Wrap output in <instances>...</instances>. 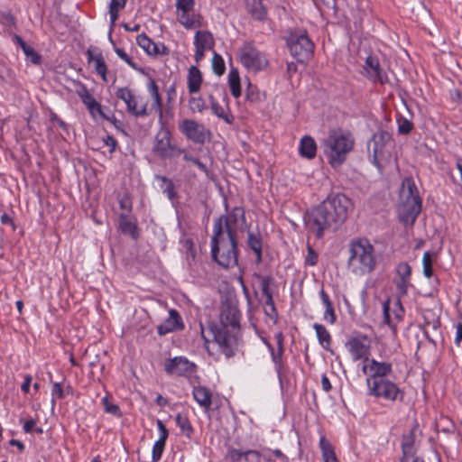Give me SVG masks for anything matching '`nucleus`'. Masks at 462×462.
I'll return each mask as SVG.
<instances>
[{
    "label": "nucleus",
    "instance_id": "nucleus-1",
    "mask_svg": "<svg viewBox=\"0 0 462 462\" xmlns=\"http://www.w3.org/2000/svg\"><path fill=\"white\" fill-rule=\"evenodd\" d=\"M350 199L342 193L329 195L319 206L308 211L304 221L307 229L321 239L327 231H336L345 222Z\"/></svg>",
    "mask_w": 462,
    "mask_h": 462
},
{
    "label": "nucleus",
    "instance_id": "nucleus-2",
    "mask_svg": "<svg viewBox=\"0 0 462 462\" xmlns=\"http://www.w3.org/2000/svg\"><path fill=\"white\" fill-rule=\"evenodd\" d=\"M240 316L236 307L226 305L221 310L219 323L210 327L214 341L227 358L235 355L240 331Z\"/></svg>",
    "mask_w": 462,
    "mask_h": 462
},
{
    "label": "nucleus",
    "instance_id": "nucleus-3",
    "mask_svg": "<svg viewBox=\"0 0 462 462\" xmlns=\"http://www.w3.org/2000/svg\"><path fill=\"white\" fill-rule=\"evenodd\" d=\"M355 138L349 131L341 128L331 129L321 142L324 154L332 168L341 166L347 154L353 150Z\"/></svg>",
    "mask_w": 462,
    "mask_h": 462
},
{
    "label": "nucleus",
    "instance_id": "nucleus-4",
    "mask_svg": "<svg viewBox=\"0 0 462 462\" xmlns=\"http://www.w3.org/2000/svg\"><path fill=\"white\" fill-rule=\"evenodd\" d=\"M211 256L214 262L225 269L237 265L238 249L236 236L223 233L220 225L213 229Z\"/></svg>",
    "mask_w": 462,
    "mask_h": 462
},
{
    "label": "nucleus",
    "instance_id": "nucleus-5",
    "mask_svg": "<svg viewBox=\"0 0 462 462\" xmlns=\"http://www.w3.org/2000/svg\"><path fill=\"white\" fill-rule=\"evenodd\" d=\"M374 246L366 238L352 240L349 244L348 268L356 274L370 273L375 267Z\"/></svg>",
    "mask_w": 462,
    "mask_h": 462
},
{
    "label": "nucleus",
    "instance_id": "nucleus-6",
    "mask_svg": "<svg viewBox=\"0 0 462 462\" xmlns=\"http://www.w3.org/2000/svg\"><path fill=\"white\" fill-rule=\"evenodd\" d=\"M291 54L298 62L309 60L314 51V43L304 31L291 32L286 39Z\"/></svg>",
    "mask_w": 462,
    "mask_h": 462
},
{
    "label": "nucleus",
    "instance_id": "nucleus-7",
    "mask_svg": "<svg viewBox=\"0 0 462 462\" xmlns=\"http://www.w3.org/2000/svg\"><path fill=\"white\" fill-rule=\"evenodd\" d=\"M367 394L376 399H382L386 402H402L404 397L403 391L393 381L380 379L379 381L366 380Z\"/></svg>",
    "mask_w": 462,
    "mask_h": 462
},
{
    "label": "nucleus",
    "instance_id": "nucleus-8",
    "mask_svg": "<svg viewBox=\"0 0 462 462\" xmlns=\"http://www.w3.org/2000/svg\"><path fill=\"white\" fill-rule=\"evenodd\" d=\"M152 152L161 159H172L182 154L184 150L171 143L170 130L162 126L155 135Z\"/></svg>",
    "mask_w": 462,
    "mask_h": 462
},
{
    "label": "nucleus",
    "instance_id": "nucleus-9",
    "mask_svg": "<svg viewBox=\"0 0 462 462\" xmlns=\"http://www.w3.org/2000/svg\"><path fill=\"white\" fill-rule=\"evenodd\" d=\"M238 56L241 63L247 69L254 72L263 69L268 64L265 55L251 42L243 44L238 50Z\"/></svg>",
    "mask_w": 462,
    "mask_h": 462
},
{
    "label": "nucleus",
    "instance_id": "nucleus-10",
    "mask_svg": "<svg viewBox=\"0 0 462 462\" xmlns=\"http://www.w3.org/2000/svg\"><path fill=\"white\" fill-rule=\"evenodd\" d=\"M345 346L352 356L353 361L362 360L365 364L369 359L371 339L365 334L354 332L346 341Z\"/></svg>",
    "mask_w": 462,
    "mask_h": 462
},
{
    "label": "nucleus",
    "instance_id": "nucleus-11",
    "mask_svg": "<svg viewBox=\"0 0 462 462\" xmlns=\"http://www.w3.org/2000/svg\"><path fill=\"white\" fill-rule=\"evenodd\" d=\"M179 129L188 140L194 143L203 144L210 135V131L203 124L193 119L182 120L179 125Z\"/></svg>",
    "mask_w": 462,
    "mask_h": 462
},
{
    "label": "nucleus",
    "instance_id": "nucleus-12",
    "mask_svg": "<svg viewBox=\"0 0 462 462\" xmlns=\"http://www.w3.org/2000/svg\"><path fill=\"white\" fill-rule=\"evenodd\" d=\"M164 370L169 375L190 378L196 374L197 365L184 356H175L165 361Z\"/></svg>",
    "mask_w": 462,
    "mask_h": 462
},
{
    "label": "nucleus",
    "instance_id": "nucleus-13",
    "mask_svg": "<svg viewBox=\"0 0 462 462\" xmlns=\"http://www.w3.org/2000/svg\"><path fill=\"white\" fill-rule=\"evenodd\" d=\"M404 308L400 299H396L391 307V300L387 299L383 303V323L386 324L393 334L397 333V324L402 320L404 315Z\"/></svg>",
    "mask_w": 462,
    "mask_h": 462
},
{
    "label": "nucleus",
    "instance_id": "nucleus-14",
    "mask_svg": "<svg viewBox=\"0 0 462 462\" xmlns=\"http://www.w3.org/2000/svg\"><path fill=\"white\" fill-rule=\"evenodd\" d=\"M239 220L242 222L245 221V210L241 207H236L229 214L217 217L214 222L213 229L217 230L220 225L223 233L236 236V229Z\"/></svg>",
    "mask_w": 462,
    "mask_h": 462
},
{
    "label": "nucleus",
    "instance_id": "nucleus-15",
    "mask_svg": "<svg viewBox=\"0 0 462 462\" xmlns=\"http://www.w3.org/2000/svg\"><path fill=\"white\" fill-rule=\"evenodd\" d=\"M364 76L374 84L384 85L389 82L386 71L381 67L379 59L374 55H368L363 67Z\"/></svg>",
    "mask_w": 462,
    "mask_h": 462
},
{
    "label": "nucleus",
    "instance_id": "nucleus-16",
    "mask_svg": "<svg viewBox=\"0 0 462 462\" xmlns=\"http://www.w3.org/2000/svg\"><path fill=\"white\" fill-rule=\"evenodd\" d=\"M391 141V134L386 131H381L374 134L368 143V151L372 157V162L378 168H381L380 160L384 157V147Z\"/></svg>",
    "mask_w": 462,
    "mask_h": 462
},
{
    "label": "nucleus",
    "instance_id": "nucleus-17",
    "mask_svg": "<svg viewBox=\"0 0 462 462\" xmlns=\"http://www.w3.org/2000/svg\"><path fill=\"white\" fill-rule=\"evenodd\" d=\"M364 374L368 375L366 380L379 381L387 379V376L393 372V365L388 362H379L375 359H368L362 366Z\"/></svg>",
    "mask_w": 462,
    "mask_h": 462
},
{
    "label": "nucleus",
    "instance_id": "nucleus-18",
    "mask_svg": "<svg viewBox=\"0 0 462 462\" xmlns=\"http://www.w3.org/2000/svg\"><path fill=\"white\" fill-rule=\"evenodd\" d=\"M116 97L123 100L127 107V111L138 117H144L150 114L147 108V104L143 103L138 106V98L133 94L128 88H119L116 93Z\"/></svg>",
    "mask_w": 462,
    "mask_h": 462
},
{
    "label": "nucleus",
    "instance_id": "nucleus-19",
    "mask_svg": "<svg viewBox=\"0 0 462 462\" xmlns=\"http://www.w3.org/2000/svg\"><path fill=\"white\" fill-rule=\"evenodd\" d=\"M196 62H199L205 56V51L213 49L214 38L211 32L208 31H198L194 37Z\"/></svg>",
    "mask_w": 462,
    "mask_h": 462
},
{
    "label": "nucleus",
    "instance_id": "nucleus-20",
    "mask_svg": "<svg viewBox=\"0 0 462 462\" xmlns=\"http://www.w3.org/2000/svg\"><path fill=\"white\" fill-rule=\"evenodd\" d=\"M400 203H419L421 205L418 188L411 177L404 178L400 191Z\"/></svg>",
    "mask_w": 462,
    "mask_h": 462
},
{
    "label": "nucleus",
    "instance_id": "nucleus-21",
    "mask_svg": "<svg viewBox=\"0 0 462 462\" xmlns=\"http://www.w3.org/2000/svg\"><path fill=\"white\" fill-rule=\"evenodd\" d=\"M421 205L419 203H400L398 207V217L405 226H412L420 213Z\"/></svg>",
    "mask_w": 462,
    "mask_h": 462
},
{
    "label": "nucleus",
    "instance_id": "nucleus-22",
    "mask_svg": "<svg viewBox=\"0 0 462 462\" xmlns=\"http://www.w3.org/2000/svg\"><path fill=\"white\" fill-rule=\"evenodd\" d=\"M78 95L93 116H95L96 114H98L106 120H110L108 116L103 112L101 104L95 99L85 85H81L80 89L78 90Z\"/></svg>",
    "mask_w": 462,
    "mask_h": 462
},
{
    "label": "nucleus",
    "instance_id": "nucleus-23",
    "mask_svg": "<svg viewBox=\"0 0 462 462\" xmlns=\"http://www.w3.org/2000/svg\"><path fill=\"white\" fill-rule=\"evenodd\" d=\"M184 325L180 315L176 310H170L169 317L161 325L158 326L157 331L161 336L168 333L181 330Z\"/></svg>",
    "mask_w": 462,
    "mask_h": 462
},
{
    "label": "nucleus",
    "instance_id": "nucleus-24",
    "mask_svg": "<svg viewBox=\"0 0 462 462\" xmlns=\"http://www.w3.org/2000/svg\"><path fill=\"white\" fill-rule=\"evenodd\" d=\"M88 62L94 65V69L97 74H98L104 82H107L106 73L107 66L102 52L98 50L88 49L87 51Z\"/></svg>",
    "mask_w": 462,
    "mask_h": 462
},
{
    "label": "nucleus",
    "instance_id": "nucleus-25",
    "mask_svg": "<svg viewBox=\"0 0 462 462\" xmlns=\"http://www.w3.org/2000/svg\"><path fill=\"white\" fill-rule=\"evenodd\" d=\"M177 21L186 29L191 30L202 26V16L193 11H176Z\"/></svg>",
    "mask_w": 462,
    "mask_h": 462
},
{
    "label": "nucleus",
    "instance_id": "nucleus-26",
    "mask_svg": "<svg viewBox=\"0 0 462 462\" xmlns=\"http://www.w3.org/2000/svg\"><path fill=\"white\" fill-rule=\"evenodd\" d=\"M119 228L121 232L136 240L140 236V230L135 217H130L125 214L119 215Z\"/></svg>",
    "mask_w": 462,
    "mask_h": 462
},
{
    "label": "nucleus",
    "instance_id": "nucleus-27",
    "mask_svg": "<svg viewBox=\"0 0 462 462\" xmlns=\"http://www.w3.org/2000/svg\"><path fill=\"white\" fill-rule=\"evenodd\" d=\"M299 153L301 157L311 160L316 157L317 144L315 140L310 136L305 135L300 141Z\"/></svg>",
    "mask_w": 462,
    "mask_h": 462
},
{
    "label": "nucleus",
    "instance_id": "nucleus-28",
    "mask_svg": "<svg viewBox=\"0 0 462 462\" xmlns=\"http://www.w3.org/2000/svg\"><path fill=\"white\" fill-rule=\"evenodd\" d=\"M194 400L202 408L208 410L212 404V393L206 386H196L192 391Z\"/></svg>",
    "mask_w": 462,
    "mask_h": 462
},
{
    "label": "nucleus",
    "instance_id": "nucleus-29",
    "mask_svg": "<svg viewBox=\"0 0 462 462\" xmlns=\"http://www.w3.org/2000/svg\"><path fill=\"white\" fill-rule=\"evenodd\" d=\"M188 89L190 94L199 91L202 84V75L196 66H191L188 72Z\"/></svg>",
    "mask_w": 462,
    "mask_h": 462
},
{
    "label": "nucleus",
    "instance_id": "nucleus-30",
    "mask_svg": "<svg viewBox=\"0 0 462 462\" xmlns=\"http://www.w3.org/2000/svg\"><path fill=\"white\" fill-rule=\"evenodd\" d=\"M246 8L254 19L263 21L266 18L267 10L262 0H247Z\"/></svg>",
    "mask_w": 462,
    "mask_h": 462
},
{
    "label": "nucleus",
    "instance_id": "nucleus-31",
    "mask_svg": "<svg viewBox=\"0 0 462 462\" xmlns=\"http://www.w3.org/2000/svg\"><path fill=\"white\" fill-rule=\"evenodd\" d=\"M313 328L316 331L317 337L320 346L327 351L332 352L331 349V335L326 327L322 324H313Z\"/></svg>",
    "mask_w": 462,
    "mask_h": 462
},
{
    "label": "nucleus",
    "instance_id": "nucleus-32",
    "mask_svg": "<svg viewBox=\"0 0 462 462\" xmlns=\"http://www.w3.org/2000/svg\"><path fill=\"white\" fill-rule=\"evenodd\" d=\"M319 297L326 308L324 312V319L328 320L329 324H334L337 321V316L333 303L330 300L328 294L323 289H321L319 291Z\"/></svg>",
    "mask_w": 462,
    "mask_h": 462
},
{
    "label": "nucleus",
    "instance_id": "nucleus-33",
    "mask_svg": "<svg viewBox=\"0 0 462 462\" xmlns=\"http://www.w3.org/2000/svg\"><path fill=\"white\" fill-rule=\"evenodd\" d=\"M247 244L256 255L255 262L260 263L262 258V239L259 234L249 231L247 234Z\"/></svg>",
    "mask_w": 462,
    "mask_h": 462
},
{
    "label": "nucleus",
    "instance_id": "nucleus-34",
    "mask_svg": "<svg viewBox=\"0 0 462 462\" xmlns=\"http://www.w3.org/2000/svg\"><path fill=\"white\" fill-rule=\"evenodd\" d=\"M254 277L259 282L263 295L273 294V287L275 286V281L272 275L254 273Z\"/></svg>",
    "mask_w": 462,
    "mask_h": 462
},
{
    "label": "nucleus",
    "instance_id": "nucleus-35",
    "mask_svg": "<svg viewBox=\"0 0 462 462\" xmlns=\"http://www.w3.org/2000/svg\"><path fill=\"white\" fill-rule=\"evenodd\" d=\"M319 448L321 449L324 462H338L333 446L325 437L320 438Z\"/></svg>",
    "mask_w": 462,
    "mask_h": 462
},
{
    "label": "nucleus",
    "instance_id": "nucleus-36",
    "mask_svg": "<svg viewBox=\"0 0 462 462\" xmlns=\"http://www.w3.org/2000/svg\"><path fill=\"white\" fill-rule=\"evenodd\" d=\"M228 85L231 94L237 98L241 96L240 77L237 69H231L228 74Z\"/></svg>",
    "mask_w": 462,
    "mask_h": 462
},
{
    "label": "nucleus",
    "instance_id": "nucleus-37",
    "mask_svg": "<svg viewBox=\"0 0 462 462\" xmlns=\"http://www.w3.org/2000/svg\"><path fill=\"white\" fill-rule=\"evenodd\" d=\"M176 424L180 427L181 432L188 438L190 439L194 432L193 427L189 418L181 413H178L175 417Z\"/></svg>",
    "mask_w": 462,
    "mask_h": 462
},
{
    "label": "nucleus",
    "instance_id": "nucleus-38",
    "mask_svg": "<svg viewBox=\"0 0 462 462\" xmlns=\"http://www.w3.org/2000/svg\"><path fill=\"white\" fill-rule=\"evenodd\" d=\"M212 112L218 117L223 119L227 124L233 123V116L225 112V109L217 103L213 95L208 97Z\"/></svg>",
    "mask_w": 462,
    "mask_h": 462
},
{
    "label": "nucleus",
    "instance_id": "nucleus-39",
    "mask_svg": "<svg viewBox=\"0 0 462 462\" xmlns=\"http://www.w3.org/2000/svg\"><path fill=\"white\" fill-rule=\"evenodd\" d=\"M402 451L405 456L414 455V433L413 430L402 436Z\"/></svg>",
    "mask_w": 462,
    "mask_h": 462
},
{
    "label": "nucleus",
    "instance_id": "nucleus-40",
    "mask_svg": "<svg viewBox=\"0 0 462 462\" xmlns=\"http://www.w3.org/2000/svg\"><path fill=\"white\" fill-rule=\"evenodd\" d=\"M189 108L192 113H202L207 108V105L202 97H191L189 99Z\"/></svg>",
    "mask_w": 462,
    "mask_h": 462
},
{
    "label": "nucleus",
    "instance_id": "nucleus-41",
    "mask_svg": "<svg viewBox=\"0 0 462 462\" xmlns=\"http://www.w3.org/2000/svg\"><path fill=\"white\" fill-rule=\"evenodd\" d=\"M395 271L400 280L410 281V277L411 275V267L408 263L402 262L398 263Z\"/></svg>",
    "mask_w": 462,
    "mask_h": 462
},
{
    "label": "nucleus",
    "instance_id": "nucleus-42",
    "mask_svg": "<svg viewBox=\"0 0 462 462\" xmlns=\"http://www.w3.org/2000/svg\"><path fill=\"white\" fill-rule=\"evenodd\" d=\"M397 124H398V133L400 134H409L411 132V130L413 129L412 123L409 119H407L402 116H398Z\"/></svg>",
    "mask_w": 462,
    "mask_h": 462
},
{
    "label": "nucleus",
    "instance_id": "nucleus-43",
    "mask_svg": "<svg viewBox=\"0 0 462 462\" xmlns=\"http://www.w3.org/2000/svg\"><path fill=\"white\" fill-rule=\"evenodd\" d=\"M212 69H213V71L218 76H221L222 74H224V72L226 70L224 60L217 52H214V55H213Z\"/></svg>",
    "mask_w": 462,
    "mask_h": 462
},
{
    "label": "nucleus",
    "instance_id": "nucleus-44",
    "mask_svg": "<svg viewBox=\"0 0 462 462\" xmlns=\"http://www.w3.org/2000/svg\"><path fill=\"white\" fill-rule=\"evenodd\" d=\"M422 264H423V274L427 278H430L433 274L432 257H431L430 252H425L423 254Z\"/></svg>",
    "mask_w": 462,
    "mask_h": 462
},
{
    "label": "nucleus",
    "instance_id": "nucleus-45",
    "mask_svg": "<svg viewBox=\"0 0 462 462\" xmlns=\"http://www.w3.org/2000/svg\"><path fill=\"white\" fill-rule=\"evenodd\" d=\"M165 444H166V442L162 441V439H158L154 443V445L152 447V462H158L161 459L163 450L165 448Z\"/></svg>",
    "mask_w": 462,
    "mask_h": 462
},
{
    "label": "nucleus",
    "instance_id": "nucleus-46",
    "mask_svg": "<svg viewBox=\"0 0 462 462\" xmlns=\"http://www.w3.org/2000/svg\"><path fill=\"white\" fill-rule=\"evenodd\" d=\"M264 343H265V345L267 346L268 349L271 352L272 359H273V363L275 364V365L280 370L282 357V355H283V347H277V351L275 352L273 347V346L269 342L264 341Z\"/></svg>",
    "mask_w": 462,
    "mask_h": 462
},
{
    "label": "nucleus",
    "instance_id": "nucleus-47",
    "mask_svg": "<svg viewBox=\"0 0 462 462\" xmlns=\"http://www.w3.org/2000/svg\"><path fill=\"white\" fill-rule=\"evenodd\" d=\"M245 97L246 100L251 103H256L261 100V93L259 92L257 87L252 85L251 83L248 84Z\"/></svg>",
    "mask_w": 462,
    "mask_h": 462
},
{
    "label": "nucleus",
    "instance_id": "nucleus-48",
    "mask_svg": "<svg viewBox=\"0 0 462 462\" xmlns=\"http://www.w3.org/2000/svg\"><path fill=\"white\" fill-rule=\"evenodd\" d=\"M137 44L148 54L153 42L145 33H141L136 38Z\"/></svg>",
    "mask_w": 462,
    "mask_h": 462
},
{
    "label": "nucleus",
    "instance_id": "nucleus-49",
    "mask_svg": "<svg viewBox=\"0 0 462 462\" xmlns=\"http://www.w3.org/2000/svg\"><path fill=\"white\" fill-rule=\"evenodd\" d=\"M262 455L255 449L244 451L243 462H261Z\"/></svg>",
    "mask_w": 462,
    "mask_h": 462
},
{
    "label": "nucleus",
    "instance_id": "nucleus-50",
    "mask_svg": "<svg viewBox=\"0 0 462 462\" xmlns=\"http://www.w3.org/2000/svg\"><path fill=\"white\" fill-rule=\"evenodd\" d=\"M163 182L167 183V186L164 189V193L167 194V197L170 199H173L176 198L177 193L175 191V187L171 180L166 178L165 176H158Z\"/></svg>",
    "mask_w": 462,
    "mask_h": 462
},
{
    "label": "nucleus",
    "instance_id": "nucleus-51",
    "mask_svg": "<svg viewBox=\"0 0 462 462\" xmlns=\"http://www.w3.org/2000/svg\"><path fill=\"white\" fill-rule=\"evenodd\" d=\"M176 11H193L195 0H176Z\"/></svg>",
    "mask_w": 462,
    "mask_h": 462
},
{
    "label": "nucleus",
    "instance_id": "nucleus-52",
    "mask_svg": "<svg viewBox=\"0 0 462 462\" xmlns=\"http://www.w3.org/2000/svg\"><path fill=\"white\" fill-rule=\"evenodd\" d=\"M244 451L236 448H229L226 454V458L230 462H243Z\"/></svg>",
    "mask_w": 462,
    "mask_h": 462
},
{
    "label": "nucleus",
    "instance_id": "nucleus-53",
    "mask_svg": "<svg viewBox=\"0 0 462 462\" xmlns=\"http://www.w3.org/2000/svg\"><path fill=\"white\" fill-rule=\"evenodd\" d=\"M169 53V49L163 43H155L153 42L152 48L150 50L149 55H167Z\"/></svg>",
    "mask_w": 462,
    "mask_h": 462
},
{
    "label": "nucleus",
    "instance_id": "nucleus-54",
    "mask_svg": "<svg viewBox=\"0 0 462 462\" xmlns=\"http://www.w3.org/2000/svg\"><path fill=\"white\" fill-rule=\"evenodd\" d=\"M23 53L25 54L26 58L33 64L38 65L42 61L41 56L34 51V49L31 46H29Z\"/></svg>",
    "mask_w": 462,
    "mask_h": 462
},
{
    "label": "nucleus",
    "instance_id": "nucleus-55",
    "mask_svg": "<svg viewBox=\"0 0 462 462\" xmlns=\"http://www.w3.org/2000/svg\"><path fill=\"white\" fill-rule=\"evenodd\" d=\"M183 154V159L185 161H188V162H191L193 164H195L201 171L205 172L206 174H208V167L206 166V164H204L203 162H201L199 159L197 158H194L193 156H191L190 154L187 153V152H182Z\"/></svg>",
    "mask_w": 462,
    "mask_h": 462
},
{
    "label": "nucleus",
    "instance_id": "nucleus-56",
    "mask_svg": "<svg viewBox=\"0 0 462 462\" xmlns=\"http://www.w3.org/2000/svg\"><path fill=\"white\" fill-rule=\"evenodd\" d=\"M102 402L104 403L105 405V411L107 412V413H111L113 415H116L117 417H120L121 416V412H120V409L119 407L116 405V404H113V403H110L108 402V399L107 397H104L102 399Z\"/></svg>",
    "mask_w": 462,
    "mask_h": 462
},
{
    "label": "nucleus",
    "instance_id": "nucleus-57",
    "mask_svg": "<svg viewBox=\"0 0 462 462\" xmlns=\"http://www.w3.org/2000/svg\"><path fill=\"white\" fill-rule=\"evenodd\" d=\"M124 8V3H114L113 5H109V14L111 23H115L118 18L119 10Z\"/></svg>",
    "mask_w": 462,
    "mask_h": 462
},
{
    "label": "nucleus",
    "instance_id": "nucleus-58",
    "mask_svg": "<svg viewBox=\"0 0 462 462\" xmlns=\"http://www.w3.org/2000/svg\"><path fill=\"white\" fill-rule=\"evenodd\" d=\"M185 247H186L187 260L194 261L195 257H196V249H195L193 242L190 239H187L185 241Z\"/></svg>",
    "mask_w": 462,
    "mask_h": 462
},
{
    "label": "nucleus",
    "instance_id": "nucleus-59",
    "mask_svg": "<svg viewBox=\"0 0 462 462\" xmlns=\"http://www.w3.org/2000/svg\"><path fill=\"white\" fill-rule=\"evenodd\" d=\"M318 254L315 252V250L311 246H308V254L306 257V264L310 266H314L318 263Z\"/></svg>",
    "mask_w": 462,
    "mask_h": 462
},
{
    "label": "nucleus",
    "instance_id": "nucleus-60",
    "mask_svg": "<svg viewBox=\"0 0 462 462\" xmlns=\"http://www.w3.org/2000/svg\"><path fill=\"white\" fill-rule=\"evenodd\" d=\"M396 289L400 296H405L408 292V287L410 285V281H402L399 280L396 283Z\"/></svg>",
    "mask_w": 462,
    "mask_h": 462
},
{
    "label": "nucleus",
    "instance_id": "nucleus-61",
    "mask_svg": "<svg viewBox=\"0 0 462 462\" xmlns=\"http://www.w3.org/2000/svg\"><path fill=\"white\" fill-rule=\"evenodd\" d=\"M115 51L121 60L125 61L132 68H135L134 62H133L132 59L126 54V52L123 49L116 48Z\"/></svg>",
    "mask_w": 462,
    "mask_h": 462
},
{
    "label": "nucleus",
    "instance_id": "nucleus-62",
    "mask_svg": "<svg viewBox=\"0 0 462 462\" xmlns=\"http://www.w3.org/2000/svg\"><path fill=\"white\" fill-rule=\"evenodd\" d=\"M167 94V102L169 105H172L176 98V85L175 83L171 84L166 91Z\"/></svg>",
    "mask_w": 462,
    "mask_h": 462
},
{
    "label": "nucleus",
    "instance_id": "nucleus-63",
    "mask_svg": "<svg viewBox=\"0 0 462 462\" xmlns=\"http://www.w3.org/2000/svg\"><path fill=\"white\" fill-rule=\"evenodd\" d=\"M157 427H158V430H160L159 439H162V441L166 442L168 436H169V431H168L166 426L163 424V422L161 420H157Z\"/></svg>",
    "mask_w": 462,
    "mask_h": 462
},
{
    "label": "nucleus",
    "instance_id": "nucleus-64",
    "mask_svg": "<svg viewBox=\"0 0 462 462\" xmlns=\"http://www.w3.org/2000/svg\"><path fill=\"white\" fill-rule=\"evenodd\" d=\"M461 341H462V323L458 322L456 325L455 344L457 346H460Z\"/></svg>",
    "mask_w": 462,
    "mask_h": 462
}]
</instances>
